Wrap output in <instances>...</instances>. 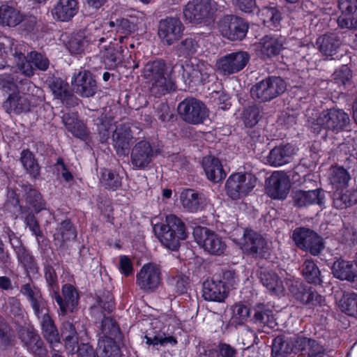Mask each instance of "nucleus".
I'll return each mask as SVG.
<instances>
[{
    "label": "nucleus",
    "mask_w": 357,
    "mask_h": 357,
    "mask_svg": "<svg viewBox=\"0 0 357 357\" xmlns=\"http://www.w3.org/2000/svg\"><path fill=\"white\" fill-rule=\"evenodd\" d=\"M357 203V190H349L344 192L337 191L333 194L334 206L339 209H343Z\"/></svg>",
    "instance_id": "obj_40"
},
{
    "label": "nucleus",
    "mask_w": 357,
    "mask_h": 357,
    "mask_svg": "<svg viewBox=\"0 0 357 357\" xmlns=\"http://www.w3.org/2000/svg\"><path fill=\"white\" fill-rule=\"evenodd\" d=\"M257 181V178L251 174L234 173L229 176L226 181V193L234 200L242 199L253 190Z\"/></svg>",
    "instance_id": "obj_4"
},
{
    "label": "nucleus",
    "mask_w": 357,
    "mask_h": 357,
    "mask_svg": "<svg viewBox=\"0 0 357 357\" xmlns=\"http://www.w3.org/2000/svg\"><path fill=\"white\" fill-rule=\"evenodd\" d=\"M109 26L115 28L117 32L130 34L137 30V25L128 19L117 20L116 22H109Z\"/></svg>",
    "instance_id": "obj_52"
},
{
    "label": "nucleus",
    "mask_w": 357,
    "mask_h": 357,
    "mask_svg": "<svg viewBox=\"0 0 357 357\" xmlns=\"http://www.w3.org/2000/svg\"><path fill=\"white\" fill-rule=\"evenodd\" d=\"M73 90L83 97L93 96L97 90L96 82L89 70H82L75 73L71 79Z\"/></svg>",
    "instance_id": "obj_20"
},
{
    "label": "nucleus",
    "mask_w": 357,
    "mask_h": 357,
    "mask_svg": "<svg viewBox=\"0 0 357 357\" xmlns=\"http://www.w3.org/2000/svg\"><path fill=\"white\" fill-rule=\"evenodd\" d=\"M24 222L29 228V231L33 235L38 242L43 238V231L36 217L33 214H29L24 219Z\"/></svg>",
    "instance_id": "obj_55"
},
{
    "label": "nucleus",
    "mask_w": 357,
    "mask_h": 357,
    "mask_svg": "<svg viewBox=\"0 0 357 357\" xmlns=\"http://www.w3.org/2000/svg\"><path fill=\"white\" fill-rule=\"evenodd\" d=\"M21 292L27 297L36 315L40 319L42 329L53 324V321L49 315L47 303L38 288L33 287L30 284H25L22 287Z\"/></svg>",
    "instance_id": "obj_10"
},
{
    "label": "nucleus",
    "mask_w": 357,
    "mask_h": 357,
    "mask_svg": "<svg viewBox=\"0 0 357 357\" xmlns=\"http://www.w3.org/2000/svg\"><path fill=\"white\" fill-rule=\"evenodd\" d=\"M181 68L184 82L188 84L208 82L215 77L213 66L196 59L185 61Z\"/></svg>",
    "instance_id": "obj_5"
},
{
    "label": "nucleus",
    "mask_w": 357,
    "mask_h": 357,
    "mask_svg": "<svg viewBox=\"0 0 357 357\" xmlns=\"http://www.w3.org/2000/svg\"><path fill=\"white\" fill-rule=\"evenodd\" d=\"M339 307L342 312L357 318V294H344L339 301Z\"/></svg>",
    "instance_id": "obj_43"
},
{
    "label": "nucleus",
    "mask_w": 357,
    "mask_h": 357,
    "mask_svg": "<svg viewBox=\"0 0 357 357\" xmlns=\"http://www.w3.org/2000/svg\"><path fill=\"white\" fill-rule=\"evenodd\" d=\"M146 343L153 346H165L167 344L175 345L177 343L176 340L170 335H167L164 333H158L153 337L145 336Z\"/></svg>",
    "instance_id": "obj_51"
},
{
    "label": "nucleus",
    "mask_w": 357,
    "mask_h": 357,
    "mask_svg": "<svg viewBox=\"0 0 357 357\" xmlns=\"http://www.w3.org/2000/svg\"><path fill=\"white\" fill-rule=\"evenodd\" d=\"M259 112L256 107H250L243 112L242 118L246 126L252 127L258 121Z\"/></svg>",
    "instance_id": "obj_56"
},
{
    "label": "nucleus",
    "mask_w": 357,
    "mask_h": 357,
    "mask_svg": "<svg viewBox=\"0 0 357 357\" xmlns=\"http://www.w3.org/2000/svg\"><path fill=\"white\" fill-rule=\"evenodd\" d=\"M154 152L146 141H141L136 144L131 153L132 164L137 169H143L151 161Z\"/></svg>",
    "instance_id": "obj_21"
},
{
    "label": "nucleus",
    "mask_w": 357,
    "mask_h": 357,
    "mask_svg": "<svg viewBox=\"0 0 357 357\" xmlns=\"http://www.w3.org/2000/svg\"><path fill=\"white\" fill-rule=\"evenodd\" d=\"M123 52L121 46L110 44L101 51V56L105 66L109 69H114L121 63L123 61Z\"/></svg>",
    "instance_id": "obj_35"
},
{
    "label": "nucleus",
    "mask_w": 357,
    "mask_h": 357,
    "mask_svg": "<svg viewBox=\"0 0 357 357\" xmlns=\"http://www.w3.org/2000/svg\"><path fill=\"white\" fill-rule=\"evenodd\" d=\"M349 149V146L346 144H342L339 146V156L341 157L342 153L346 155L344 161L346 168L342 166L334 165L331 166L328 170L329 182L336 189L347 188L351 180V175L348 169L351 167V165L356 164V158L351 154H349V156L347 155V151Z\"/></svg>",
    "instance_id": "obj_6"
},
{
    "label": "nucleus",
    "mask_w": 357,
    "mask_h": 357,
    "mask_svg": "<svg viewBox=\"0 0 357 357\" xmlns=\"http://www.w3.org/2000/svg\"><path fill=\"white\" fill-rule=\"evenodd\" d=\"M284 81L279 77H270L255 84L251 90L254 99L261 102L269 101L286 90Z\"/></svg>",
    "instance_id": "obj_7"
},
{
    "label": "nucleus",
    "mask_w": 357,
    "mask_h": 357,
    "mask_svg": "<svg viewBox=\"0 0 357 357\" xmlns=\"http://www.w3.org/2000/svg\"><path fill=\"white\" fill-rule=\"evenodd\" d=\"M71 354H76V357H96L93 347L87 343L80 345L77 344L75 352Z\"/></svg>",
    "instance_id": "obj_64"
},
{
    "label": "nucleus",
    "mask_w": 357,
    "mask_h": 357,
    "mask_svg": "<svg viewBox=\"0 0 357 357\" xmlns=\"http://www.w3.org/2000/svg\"><path fill=\"white\" fill-rule=\"evenodd\" d=\"M142 76L151 84V91L155 96L165 94L174 89V82L164 61H154L146 63L144 68Z\"/></svg>",
    "instance_id": "obj_2"
},
{
    "label": "nucleus",
    "mask_w": 357,
    "mask_h": 357,
    "mask_svg": "<svg viewBox=\"0 0 357 357\" xmlns=\"http://www.w3.org/2000/svg\"><path fill=\"white\" fill-rule=\"evenodd\" d=\"M217 26L224 38L232 41L242 40L248 30V24L242 18L232 15L222 17Z\"/></svg>",
    "instance_id": "obj_9"
},
{
    "label": "nucleus",
    "mask_w": 357,
    "mask_h": 357,
    "mask_svg": "<svg viewBox=\"0 0 357 357\" xmlns=\"http://www.w3.org/2000/svg\"><path fill=\"white\" fill-rule=\"evenodd\" d=\"M198 45L192 38H185L178 45V50L183 54H192L197 49Z\"/></svg>",
    "instance_id": "obj_58"
},
{
    "label": "nucleus",
    "mask_w": 357,
    "mask_h": 357,
    "mask_svg": "<svg viewBox=\"0 0 357 357\" xmlns=\"http://www.w3.org/2000/svg\"><path fill=\"white\" fill-rule=\"evenodd\" d=\"M161 281L160 266L153 263L144 264L136 275L137 284L146 291H153L158 289Z\"/></svg>",
    "instance_id": "obj_15"
},
{
    "label": "nucleus",
    "mask_w": 357,
    "mask_h": 357,
    "mask_svg": "<svg viewBox=\"0 0 357 357\" xmlns=\"http://www.w3.org/2000/svg\"><path fill=\"white\" fill-rule=\"evenodd\" d=\"M63 122L67 130L75 137L84 139L86 137V127L75 114H65L63 116Z\"/></svg>",
    "instance_id": "obj_38"
},
{
    "label": "nucleus",
    "mask_w": 357,
    "mask_h": 357,
    "mask_svg": "<svg viewBox=\"0 0 357 357\" xmlns=\"http://www.w3.org/2000/svg\"><path fill=\"white\" fill-rule=\"evenodd\" d=\"M320 270L314 264V307L318 305L316 314V321H318L317 324L324 326L326 323L327 314L329 310V306L325 303V298L321 294L324 291L322 280L321 278Z\"/></svg>",
    "instance_id": "obj_18"
},
{
    "label": "nucleus",
    "mask_w": 357,
    "mask_h": 357,
    "mask_svg": "<svg viewBox=\"0 0 357 357\" xmlns=\"http://www.w3.org/2000/svg\"><path fill=\"white\" fill-rule=\"evenodd\" d=\"M333 275L341 280L354 282L357 279V270L353 264L348 261H337L332 267Z\"/></svg>",
    "instance_id": "obj_33"
},
{
    "label": "nucleus",
    "mask_w": 357,
    "mask_h": 357,
    "mask_svg": "<svg viewBox=\"0 0 357 357\" xmlns=\"http://www.w3.org/2000/svg\"><path fill=\"white\" fill-rule=\"evenodd\" d=\"M30 60L35 67L40 70H46L49 66V60L47 57L36 52L29 53Z\"/></svg>",
    "instance_id": "obj_60"
},
{
    "label": "nucleus",
    "mask_w": 357,
    "mask_h": 357,
    "mask_svg": "<svg viewBox=\"0 0 357 357\" xmlns=\"http://www.w3.org/2000/svg\"><path fill=\"white\" fill-rule=\"evenodd\" d=\"M54 236L55 238L61 237L62 241H65L75 238L76 234L70 222L69 221H63Z\"/></svg>",
    "instance_id": "obj_54"
},
{
    "label": "nucleus",
    "mask_w": 357,
    "mask_h": 357,
    "mask_svg": "<svg viewBox=\"0 0 357 357\" xmlns=\"http://www.w3.org/2000/svg\"><path fill=\"white\" fill-rule=\"evenodd\" d=\"M132 136L129 127H117L113 134L114 146L119 155H128Z\"/></svg>",
    "instance_id": "obj_28"
},
{
    "label": "nucleus",
    "mask_w": 357,
    "mask_h": 357,
    "mask_svg": "<svg viewBox=\"0 0 357 357\" xmlns=\"http://www.w3.org/2000/svg\"><path fill=\"white\" fill-rule=\"evenodd\" d=\"M13 335L9 326L5 323L0 324V344L3 347H7L12 344Z\"/></svg>",
    "instance_id": "obj_61"
},
{
    "label": "nucleus",
    "mask_w": 357,
    "mask_h": 357,
    "mask_svg": "<svg viewBox=\"0 0 357 357\" xmlns=\"http://www.w3.org/2000/svg\"><path fill=\"white\" fill-rule=\"evenodd\" d=\"M20 336L30 352L40 357L45 356L46 350L43 347V341L34 331L22 329L20 331Z\"/></svg>",
    "instance_id": "obj_30"
},
{
    "label": "nucleus",
    "mask_w": 357,
    "mask_h": 357,
    "mask_svg": "<svg viewBox=\"0 0 357 357\" xmlns=\"http://www.w3.org/2000/svg\"><path fill=\"white\" fill-rule=\"evenodd\" d=\"M312 166V161L310 159L303 158L301 160L300 164L296 168V170L292 174V180L295 183H302L303 181H300L298 177H303V182L307 180L311 181L310 174L307 173L306 169H310Z\"/></svg>",
    "instance_id": "obj_50"
},
{
    "label": "nucleus",
    "mask_w": 357,
    "mask_h": 357,
    "mask_svg": "<svg viewBox=\"0 0 357 357\" xmlns=\"http://www.w3.org/2000/svg\"><path fill=\"white\" fill-rule=\"evenodd\" d=\"M193 234L197 243L209 254L220 255L226 250L227 246L222 239L206 227H197Z\"/></svg>",
    "instance_id": "obj_13"
},
{
    "label": "nucleus",
    "mask_w": 357,
    "mask_h": 357,
    "mask_svg": "<svg viewBox=\"0 0 357 357\" xmlns=\"http://www.w3.org/2000/svg\"><path fill=\"white\" fill-rule=\"evenodd\" d=\"M202 167L208 180L219 182L224 179L226 174L220 161L213 156H205L202 159Z\"/></svg>",
    "instance_id": "obj_31"
},
{
    "label": "nucleus",
    "mask_w": 357,
    "mask_h": 357,
    "mask_svg": "<svg viewBox=\"0 0 357 357\" xmlns=\"http://www.w3.org/2000/svg\"><path fill=\"white\" fill-rule=\"evenodd\" d=\"M351 71L347 66H342L333 74V79L335 83L344 86L351 85Z\"/></svg>",
    "instance_id": "obj_53"
},
{
    "label": "nucleus",
    "mask_w": 357,
    "mask_h": 357,
    "mask_svg": "<svg viewBox=\"0 0 357 357\" xmlns=\"http://www.w3.org/2000/svg\"><path fill=\"white\" fill-rule=\"evenodd\" d=\"M13 45V42L10 38H5L3 41L1 42L0 56L2 59H6L8 55L14 56L19 71L26 77L32 76L34 68L31 60H30L29 54L27 59L22 53L18 54L17 51L14 52L11 47Z\"/></svg>",
    "instance_id": "obj_19"
},
{
    "label": "nucleus",
    "mask_w": 357,
    "mask_h": 357,
    "mask_svg": "<svg viewBox=\"0 0 357 357\" xmlns=\"http://www.w3.org/2000/svg\"><path fill=\"white\" fill-rule=\"evenodd\" d=\"M250 60L249 54L245 52H236L222 56L216 61L217 70L228 75L243 69Z\"/></svg>",
    "instance_id": "obj_14"
},
{
    "label": "nucleus",
    "mask_w": 357,
    "mask_h": 357,
    "mask_svg": "<svg viewBox=\"0 0 357 357\" xmlns=\"http://www.w3.org/2000/svg\"><path fill=\"white\" fill-rule=\"evenodd\" d=\"M256 52L262 57L277 55L283 46V38L278 36H266L255 45Z\"/></svg>",
    "instance_id": "obj_25"
},
{
    "label": "nucleus",
    "mask_w": 357,
    "mask_h": 357,
    "mask_svg": "<svg viewBox=\"0 0 357 357\" xmlns=\"http://www.w3.org/2000/svg\"><path fill=\"white\" fill-rule=\"evenodd\" d=\"M259 16L264 25L270 29L277 28L281 19L280 13L273 7H264L259 12Z\"/></svg>",
    "instance_id": "obj_44"
},
{
    "label": "nucleus",
    "mask_w": 357,
    "mask_h": 357,
    "mask_svg": "<svg viewBox=\"0 0 357 357\" xmlns=\"http://www.w3.org/2000/svg\"><path fill=\"white\" fill-rule=\"evenodd\" d=\"M119 271L125 276H129L133 273V266L131 259L126 255L119 257Z\"/></svg>",
    "instance_id": "obj_62"
},
{
    "label": "nucleus",
    "mask_w": 357,
    "mask_h": 357,
    "mask_svg": "<svg viewBox=\"0 0 357 357\" xmlns=\"http://www.w3.org/2000/svg\"><path fill=\"white\" fill-rule=\"evenodd\" d=\"M22 20V15L11 1L0 5V25L15 26Z\"/></svg>",
    "instance_id": "obj_32"
},
{
    "label": "nucleus",
    "mask_w": 357,
    "mask_h": 357,
    "mask_svg": "<svg viewBox=\"0 0 357 357\" xmlns=\"http://www.w3.org/2000/svg\"><path fill=\"white\" fill-rule=\"evenodd\" d=\"M77 0H58L51 10L52 17L58 21L68 22L78 11Z\"/></svg>",
    "instance_id": "obj_24"
},
{
    "label": "nucleus",
    "mask_w": 357,
    "mask_h": 357,
    "mask_svg": "<svg viewBox=\"0 0 357 357\" xmlns=\"http://www.w3.org/2000/svg\"><path fill=\"white\" fill-rule=\"evenodd\" d=\"M338 7L342 14L351 15L357 9V0H339Z\"/></svg>",
    "instance_id": "obj_63"
},
{
    "label": "nucleus",
    "mask_w": 357,
    "mask_h": 357,
    "mask_svg": "<svg viewBox=\"0 0 357 357\" xmlns=\"http://www.w3.org/2000/svg\"><path fill=\"white\" fill-rule=\"evenodd\" d=\"M20 160L26 172L31 176L36 177L39 175V166L31 152L29 150H23L21 153Z\"/></svg>",
    "instance_id": "obj_46"
},
{
    "label": "nucleus",
    "mask_w": 357,
    "mask_h": 357,
    "mask_svg": "<svg viewBox=\"0 0 357 357\" xmlns=\"http://www.w3.org/2000/svg\"><path fill=\"white\" fill-rule=\"evenodd\" d=\"M317 45L323 54L333 56L340 48L341 40L337 36L333 33L324 34L317 38Z\"/></svg>",
    "instance_id": "obj_36"
},
{
    "label": "nucleus",
    "mask_w": 357,
    "mask_h": 357,
    "mask_svg": "<svg viewBox=\"0 0 357 357\" xmlns=\"http://www.w3.org/2000/svg\"><path fill=\"white\" fill-rule=\"evenodd\" d=\"M61 336L65 342L66 350L69 353H74L78 344L77 331L72 323L64 322L61 328Z\"/></svg>",
    "instance_id": "obj_39"
},
{
    "label": "nucleus",
    "mask_w": 357,
    "mask_h": 357,
    "mask_svg": "<svg viewBox=\"0 0 357 357\" xmlns=\"http://www.w3.org/2000/svg\"><path fill=\"white\" fill-rule=\"evenodd\" d=\"M100 174V182L106 188L114 190L121 185V178L116 172L102 169Z\"/></svg>",
    "instance_id": "obj_45"
},
{
    "label": "nucleus",
    "mask_w": 357,
    "mask_h": 357,
    "mask_svg": "<svg viewBox=\"0 0 357 357\" xmlns=\"http://www.w3.org/2000/svg\"><path fill=\"white\" fill-rule=\"evenodd\" d=\"M294 201L298 206H305L312 203L311 190H298L294 192Z\"/></svg>",
    "instance_id": "obj_59"
},
{
    "label": "nucleus",
    "mask_w": 357,
    "mask_h": 357,
    "mask_svg": "<svg viewBox=\"0 0 357 357\" xmlns=\"http://www.w3.org/2000/svg\"><path fill=\"white\" fill-rule=\"evenodd\" d=\"M184 26L176 17H166L158 24V35L163 44L172 45L183 36Z\"/></svg>",
    "instance_id": "obj_16"
},
{
    "label": "nucleus",
    "mask_w": 357,
    "mask_h": 357,
    "mask_svg": "<svg viewBox=\"0 0 357 357\" xmlns=\"http://www.w3.org/2000/svg\"><path fill=\"white\" fill-rule=\"evenodd\" d=\"M217 10V3L213 0H190L185 5L183 15L185 21L205 24L213 19Z\"/></svg>",
    "instance_id": "obj_3"
},
{
    "label": "nucleus",
    "mask_w": 357,
    "mask_h": 357,
    "mask_svg": "<svg viewBox=\"0 0 357 357\" xmlns=\"http://www.w3.org/2000/svg\"><path fill=\"white\" fill-rule=\"evenodd\" d=\"M290 188L289 177L282 172H274L266 181L267 194L273 199H285Z\"/></svg>",
    "instance_id": "obj_17"
},
{
    "label": "nucleus",
    "mask_w": 357,
    "mask_h": 357,
    "mask_svg": "<svg viewBox=\"0 0 357 357\" xmlns=\"http://www.w3.org/2000/svg\"><path fill=\"white\" fill-rule=\"evenodd\" d=\"M178 111L182 119L190 123H202L208 117L205 105L195 98H186L179 103Z\"/></svg>",
    "instance_id": "obj_11"
},
{
    "label": "nucleus",
    "mask_w": 357,
    "mask_h": 357,
    "mask_svg": "<svg viewBox=\"0 0 357 357\" xmlns=\"http://www.w3.org/2000/svg\"><path fill=\"white\" fill-rule=\"evenodd\" d=\"M293 239L298 247L312 253V231L310 229H296L293 233Z\"/></svg>",
    "instance_id": "obj_41"
},
{
    "label": "nucleus",
    "mask_w": 357,
    "mask_h": 357,
    "mask_svg": "<svg viewBox=\"0 0 357 357\" xmlns=\"http://www.w3.org/2000/svg\"><path fill=\"white\" fill-rule=\"evenodd\" d=\"M231 321L236 325L244 324L250 314V310L248 305L239 303L232 307Z\"/></svg>",
    "instance_id": "obj_49"
},
{
    "label": "nucleus",
    "mask_w": 357,
    "mask_h": 357,
    "mask_svg": "<svg viewBox=\"0 0 357 357\" xmlns=\"http://www.w3.org/2000/svg\"><path fill=\"white\" fill-rule=\"evenodd\" d=\"M255 319L256 321L267 325L273 328L275 322L273 320V312L266 307L263 304H258L255 308Z\"/></svg>",
    "instance_id": "obj_48"
},
{
    "label": "nucleus",
    "mask_w": 357,
    "mask_h": 357,
    "mask_svg": "<svg viewBox=\"0 0 357 357\" xmlns=\"http://www.w3.org/2000/svg\"><path fill=\"white\" fill-rule=\"evenodd\" d=\"M314 125L336 132L345 130L350 125L349 115L342 109H330L321 112Z\"/></svg>",
    "instance_id": "obj_8"
},
{
    "label": "nucleus",
    "mask_w": 357,
    "mask_h": 357,
    "mask_svg": "<svg viewBox=\"0 0 357 357\" xmlns=\"http://www.w3.org/2000/svg\"><path fill=\"white\" fill-rule=\"evenodd\" d=\"M111 339H102L98 341L97 348L98 357H109L114 345Z\"/></svg>",
    "instance_id": "obj_57"
},
{
    "label": "nucleus",
    "mask_w": 357,
    "mask_h": 357,
    "mask_svg": "<svg viewBox=\"0 0 357 357\" xmlns=\"http://www.w3.org/2000/svg\"><path fill=\"white\" fill-rule=\"evenodd\" d=\"M3 107L8 114H20L29 110V102L25 96L14 93L8 96Z\"/></svg>",
    "instance_id": "obj_34"
},
{
    "label": "nucleus",
    "mask_w": 357,
    "mask_h": 357,
    "mask_svg": "<svg viewBox=\"0 0 357 357\" xmlns=\"http://www.w3.org/2000/svg\"><path fill=\"white\" fill-rule=\"evenodd\" d=\"M260 280L267 289L273 294L280 295L284 291V286L277 275L271 272H261Z\"/></svg>",
    "instance_id": "obj_42"
},
{
    "label": "nucleus",
    "mask_w": 357,
    "mask_h": 357,
    "mask_svg": "<svg viewBox=\"0 0 357 357\" xmlns=\"http://www.w3.org/2000/svg\"><path fill=\"white\" fill-rule=\"evenodd\" d=\"M183 208L190 213H196L203 208L204 198L202 195L192 189L183 190L179 197Z\"/></svg>",
    "instance_id": "obj_29"
},
{
    "label": "nucleus",
    "mask_w": 357,
    "mask_h": 357,
    "mask_svg": "<svg viewBox=\"0 0 357 357\" xmlns=\"http://www.w3.org/2000/svg\"><path fill=\"white\" fill-rule=\"evenodd\" d=\"M63 298L58 293H55L54 299L60 307L62 315L68 312H73L78 303V294L73 286L65 284L62 288Z\"/></svg>",
    "instance_id": "obj_23"
},
{
    "label": "nucleus",
    "mask_w": 357,
    "mask_h": 357,
    "mask_svg": "<svg viewBox=\"0 0 357 357\" xmlns=\"http://www.w3.org/2000/svg\"><path fill=\"white\" fill-rule=\"evenodd\" d=\"M235 234H238L241 236L239 238L234 237L233 241L243 252L263 256L266 250V242L259 234L252 230L241 231V229L236 230Z\"/></svg>",
    "instance_id": "obj_12"
},
{
    "label": "nucleus",
    "mask_w": 357,
    "mask_h": 357,
    "mask_svg": "<svg viewBox=\"0 0 357 357\" xmlns=\"http://www.w3.org/2000/svg\"><path fill=\"white\" fill-rule=\"evenodd\" d=\"M297 149L290 144L276 146L267 156V162L273 167L286 165L291 161Z\"/></svg>",
    "instance_id": "obj_22"
},
{
    "label": "nucleus",
    "mask_w": 357,
    "mask_h": 357,
    "mask_svg": "<svg viewBox=\"0 0 357 357\" xmlns=\"http://www.w3.org/2000/svg\"><path fill=\"white\" fill-rule=\"evenodd\" d=\"M50 87L55 97L63 102L67 100L71 96L68 91V84L60 78L54 79Z\"/></svg>",
    "instance_id": "obj_47"
},
{
    "label": "nucleus",
    "mask_w": 357,
    "mask_h": 357,
    "mask_svg": "<svg viewBox=\"0 0 357 357\" xmlns=\"http://www.w3.org/2000/svg\"><path fill=\"white\" fill-rule=\"evenodd\" d=\"M96 37L89 34L86 31L73 33L66 41V46L73 54H79L84 52L90 43L96 40Z\"/></svg>",
    "instance_id": "obj_26"
},
{
    "label": "nucleus",
    "mask_w": 357,
    "mask_h": 357,
    "mask_svg": "<svg viewBox=\"0 0 357 357\" xmlns=\"http://www.w3.org/2000/svg\"><path fill=\"white\" fill-rule=\"evenodd\" d=\"M153 230L160 242L172 250H176L180 241L188 237L185 224L174 214L166 216L165 224L155 223Z\"/></svg>",
    "instance_id": "obj_1"
},
{
    "label": "nucleus",
    "mask_w": 357,
    "mask_h": 357,
    "mask_svg": "<svg viewBox=\"0 0 357 357\" xmlns=\"http://www.w3.org/2000/svg\"><path fill=\"white\" fill-rule=\"evenodd\" d=\"M202 292L206 301L222 302L227 296L228 290L222 281L206 280L203 284Z\"/></svg>",
    "instance_id": "obj_27"
},
{
    "label": "nucleus",
    "mask_w": 357,
    "mask_h": 357,
    "mask_svg": "<svg viewBox=\"0 0 357 357\" xmlns=\"http://www.w3.org/2000/svg\"><path fill=\"white\" fill-rule=\"evenodd\" d=\"M294 340L291 337L278 336L273 342L272 356L273 357H287L294 351Z\"/></svg>",
    "instance_id": "obj_37"
}]
</instances>
